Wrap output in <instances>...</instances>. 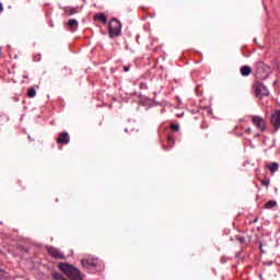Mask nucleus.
I'll return each instance as SVG.
<instances>
[{
    "label": "nucleus",
    "mask_w": 280,
    "mask_h": 280,
    "mask_svg": "<svg viewBox=\"0 0 280 280\" xmlns=\"http://www.w3.org/2000/svg\"><path fill=\"white\" fill-rule=\"evenodd\" d=\"M59 269L71 280H82V272L73 265L60 262Z\"/></svg>",
    "instance_id": "nucleus-1"
},
{
    "label": "nucleus",
    "mask_w": 280,
    "mask_h": 280,
    "mask_svg": "<svg viewBox=\"0 0 280 280\" xmlns=\"http://www.w3.org/2000/svg\"><path fill=\"white\" fill-rule=\"evenodd\" d=\"M109 36L112 38H115V36H119V34H121V22H119L118 20H112L109 22Z\"/></svg>",
    "instance_id": "nucleus-2"
},
{
    "label": "nucleus",
    "mask_w": 280,
    "mask_h": 280,
    "mask_svg": "<svg viewBox=\"0 0 280 280\" xmlns=\"http://www.w3.org/2000/svg\"><path fill=\"white\" fill-rule=\"evenodd\" d=\"M254 91L257 97H266L270 95V91H268V88H266V85H264L262 83H256L254 85Z\"/></svg>",
    "instance_id": "nucleus-3"
},
{
    "label": "nucleus",
    "mask_w": 280,
    "mask_h": 280,
    "mask_svg": "<svg viewBox=\"0 0 280 280\" xmlns=\"http://www.w3.org/2000/svg\"><path fill=\"white\" fill-rule=\"evenodd\" d=\"M252 121H253L254 126H256V128H258V130H261L262 132H265V130H266V120H264L261 118V116H253Z\"/></svg>",
    "instance_id": "nucleus-4"
},
{
    "label": "nucleus",
    "mask_w": 280,
    "mask_h": 280,
    "mask_svg": "<svg viewBox=\"0 0 280 280\" xmlns=\"http://www.w3.org/2000/svg\"><path fill=\"white\" fill-rule=\"evenodd\" d=\"M81 264L83 268H88L89 270H91L92 268H97L98 260L97 258L82 259Z\"/></svg>",
    "instance_id": "nucleus-5"
},
{
    "label": "nucleus",
    "mask_w": 280,
    "mask_h": 280,
    "mask_svg": "<svg viewBox=\"0 0 280 280\" xmlns=\"http://www.w3.org/2000/svg\"><path fill=\"white\" fill-rule=\"evenodd\" d=\"M47 250L55 259H65V254H62L60 249L56 247H47Z\"/></svg>",
    "instance_id": "nucleus-6"
},
{
    "label": "nucleus",
    "mask_w": 280,
    "mask_h": 280,
    "mask_svg": "<svg viewBox=\"0 0 280 280\" xmlns=\"http://www.w3.org/2000/svg\"><path fill=\"white\" fill-rule=\"evenodd\" d=\"M271 124L275 130L280 129V110H276L273 115H271Z\"/></svg>",
    "instance_id": "nucleus-7"
},
{
    "label": "nucleus",
    "mask_w": 280,
    "mask_h": 280,
    "mask_svg": "<svg viewBox=\"0 0 280 280\" xmlns=\"http://www.w3.org/2000/svg\"><path fill=\"white\" fill-rule=\"evenodd\" d=\"M71 141V138L69 137L68 132H61L59 138H57V143L66 144Z\"/></svg>",
    "instance_id": "nucleus-8"
},
{
    "label": "nucleus",
    "mask_w": 280,
    "mask_h": 280,
    "mask_svg": "<svg viewBox=\"0 0 280 280\" xmlns=\"http://www.w3.org/2000/svg\"><path fill=\"white\" fill-rule=\"evenodd\" d=\"M250 73H253V69L248 66H243L241 68V75H243V78H246L248 75H250Z\"/></svg>",
    "instance_id": "nucleus-9"
},
{
    "label": "nucleus",
    "mask_w": 280,
    "mask_h": 280,
    "mask_svg": "<svg viewBox=\"0 0 280 280\" xmlns=\"http://www.w3.org/2000/svg\"><path fill=\"white\" fill-rule=\"evenodd\" d=\"M95 19L97 21H101V23H104V24L108 23V18H106V14L104 13L96 14Z\"/></svg>",
    "instance_id": "nucleus-10"
},
{
    "label": "nucleus",
    "mask_w": 280,
    "mask_h": 280,
    "mask_svg": "<svg viewBox=\"0 0 280 280\" xmlns=\"http://www.w3.org/2000/svg\"><path fill=\"white\" fill-rule=\"evenodd\" d=\"M79 12H82V8L72 7V8H70V10H69L70 16H73V14H79Z\"/></svg>",
    "instance_id": "nucleus-11"
},
{
    "label": "nucleus",
    "mask_w": 280,
    "mask_h": 280,
    "mask_svg": "<svg viewBox=\"0 0 280 280\" xmlns=\"http://www.w3.org/2000/svg\"><path fill=\"white\" fill-rule=\"evenodd\" d=\"M267 167L275 174V172H277L279 170V163L273 162V163L269 164Z\"/></svg>",
    "instance_id": "nucleus-12"
},
{
    "label": "nucleus",
    "mask_w": 280,
    "mask_h": 280,
    "mask_svg": "<svg viewBox=\"0 0 280 280\" xmlns=\"http://www.w3.org/2000/svg\"><path fill=\"white\" fill-rule=\"evenodd\" d=\"M79 23L78 20H69L68 21V27L73 28V27H78Z\"/></svg>",
    "instance_id": "nucleus-13"
},
{
    "label": "nucleus",
    "mask_w": 280,
    "mask_h": 280,
    "mask_svg": "<svg viewBox=\"0 0 280 280\" xmlns=\"http://www.w3.org/2000/svg\"><path fill=\"white\" fill-rule=\"evenodd\" d=\"M273 207H277V201L270 200L265 205V209H272Z\"/></svg>",
    "instance_id": "nucleus-14"
},
{
    "label": "nucleus",
    "mask_w": 280,
    "mask_h": 280,
    "mask_svg": "<svg viewBox=\"0 0 280 280\" xmlns=\"http://www.w3.org/2000/svg\"><path fill=\"white\" fill-rule=\"evenodd\" d=\"M28 97H36V89L31 88L27 92Z\"/></svg>",
    "instance_id": "nucleus-15"
},
{
    "label": "nucleus",
    "mask_w": 280,
    "mask_h": 280,
    "mask_svg": "<svg viewBox=\"0 0 280 280\" xmlns=\"http://www.w3.org/2000/svg\"><path fill=\"white\" fill-rule=\"evenodd\" d=\"M171 129L174 130L175 132H178L180 130V127L176 124L171 125Z\"/></svg>",
    "instance_id": "nucleus-16"
},
{
    "label": "nucleus",
    "mask_w": 280,
    "mask_h": 280,
    "mask_svg": "<svg viewBox=\"0 0 280 280\" xmlns=\"http://www.w3.org/2000/svg\"><path fill=\"white\" fill-rule=\"evenodd\" d=\"M261 185H265L266 187H268V185H270V179H262Z\"/></svg>",
    "instance_id": "nucleus-17"
},
{
    "label": "nucleus",
    "mask_w": 280,
    "mask_h": 280,
    "mask_svg": "<svg viewBox=\"0 0 280 280\" xmlns=\"http://www.w3.org/2000/svg\"><path fill=\"white\" fill-rule=\"evenodd\" d=\"M124 71H125V73H128V71H130V67L129 66H125L124 67Z\"/></svg>",
    "instance_id": "nucleus-18"
},
{
    "label": "nucleus",
    "mask_w": 280,
    "mask_h": 280,
    "mask_svg": "<svg viewBox=\"0 0 280 280\" xmlns=\"http://www.w3.org/2000/svg\"><path fill=\"white\" fill-rule=\"evenodd\" d=\"M246 132H247L248 135H250V132H253V129L249 127V128L246 129Z\"/></svg>",
    "instance_id": "nucleus-19"
},
{
    "label": "nucleus",
    "mask_w": 280,
    "mask_h": 280,
    "mask_svg": "<svg viewBox=\"0 0 280 280\" xmlns=\"http://www.w3.org/2000/svg\"><path fill=\"white\" fill-rule=\"evenodd\" d=\"M0 12H3V4L0 2Z\"/></svg>",
    "instance_id": "nucleus-20"
},
{
    "label": "nucleus",
    "mask_w": 280,
    "mask_h": 280,
    "mask_svg": "<svg viewBox=\"0 0 280 280\" xmlns=\"http://www.w3.org/2000/svg\"><path fill=\"white\" fill-rule=\"evenodd\" d=\"M168 143H174V139H172V138H168Z\"/></svg>",
    "instance_id": "nucleus-21"
},
{
    "label": "nucleus",
    "mask_w": 280,
    "mask_h": 280,
    "mask_svg": "<svg viewBox=\"0 0 280 280\" xmlns=\"http://www.w3.org/2000/svg\"><path fill=\"white\" fill-rule=\"evenodd\" d=\"M27 78H28L27 75H24V79H25V80H27Z\"/></svg>",
    "instance_id": "nucleus-22"
},
{
    "label": "nucleus",
    "mask_w": 280,
    "mask_h": 280,
    "mask_svg": "<svg viewBox=\"0 0 280 280\" xmlns=\"http://www.w3.org/2000/svg\"><path fill=\"white\" fill-rule=\"evenodd\" d=\"M258 65H262V62H261V61H259V62H258Z\"/></svg>",
    "instance_id": "nucleus-23"
},
{
    "label": "nucleus",
    "mask_w": 280,
    "mask_h": 280,
    "mask_svg": "<svg viewBox=\"0 0 280 280\" xmlns=\"http://www.w3.org/2000/svg\"><path fill=\"white\" fill-rule=\"evenodd\" d=\"M254 222H257V219H255Z\"/></svg>",
    "instance_id": "nucleus-24"
}]
</instances>
